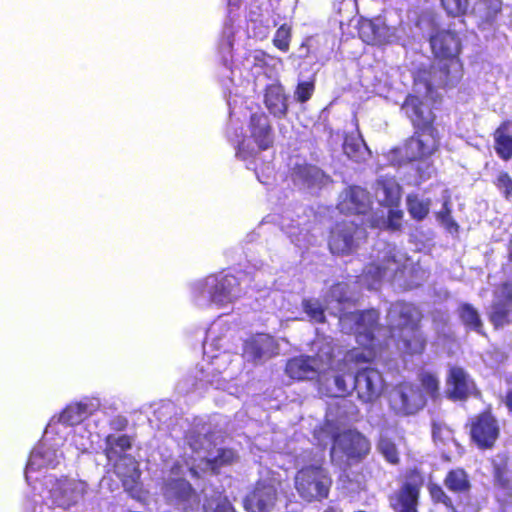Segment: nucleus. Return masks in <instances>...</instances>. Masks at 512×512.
<instances>
[{"mask_svg": "<svg viewBox=\"0 0 512 512\" xmlns=\"http://www.w3.org/2000/svg\"><path fill=\"white\" fill-rule=\"evenodd\" d=\"M370 208L369 193L359 186L347 188L343 199L339 202V209L346 214H366Z\"/></svg>", "mask_w": 512, "mask_h": 512, "instance_id": "obj_18", "label": "nucleus"}, {"mask_svg": "<svg viewBox=\"0 0 512 512\" xmlns=\"http://www.w3.org/2000/svg\"><path fill=\"white\" fill-rule=\"evenodd\" d=\"M421 391L432 400L440 397V381L435 373L424 371L418 376Z\"/></svg>", "mask_w": 512, "mask_h": 512, "instance_id": "obj_34", "label": "nucleus"}, {"mask_svg": "<svg viewBox=\"0 0 512 512\" xmlns=\"http://www.w3.org/2000/svg\"><path fill=\"white\" fill-rule=\"evenodd\" d=\"M324 459L305 464L294 475V488L304 502H321L329 497L333 479Z\"/></svg>", "mask_w": 512, "mask_h": 512, "instance_id": "obj_3", "label": "nucleus"}, {"mask_svg": "<svg viewBox=\"0 0 512 512\" xmlns=\"http://www.w3.org/2000/svg\"><path fill=\"white\" fill-rule=\"evenodd\" d=\"M324 512H336L333 507H327Z\"/></svg>", "mask_w": 512, "mask_h": 512, "instance_id": "obj_55", "label": "nucleus"}, {"mask_svg": "<svg viewBox=\"0 0 512 512\" xmlns=\"http://www.w3.org/2000/svg\"><path fill=\"white\" fill-rule=\"evenodd\" d=\"M86 409V405L82 403L69 405L61 412L59 421L67 426L77 425L85 418Z\"/></svg>", "mask_w": 512, "mask_h": 512, "instance_id": "obj_36", "label": "nucleus"}, {"mask_svg": "<svg viewBox=\"0 0 512 512\" xmlns=\"http://www.w3.org/2000/svg\"><path fill=\"white\" fill-rule=\"evenodd\" d=\"M404 350L410 355H420L426 348V338L421 328L411 329L400 333Z\"/></svg>", "mask_w": 512, "mask_h": 512, "instance_id": "obj_29", "label": "nucleus"}, {"mask_svg": "<svg viewBox=\"0 0 512 512\" xmlns=\"http://www.w3.org/2000/svg\"><path fill=\"white\" fill-rule=\"evenodd\" d=\"M446 396L451 401H466L469 397H480L479 390L475 380L469 373L460 366L449 368L446 377Z\"/></svg>", "mask_w": 512, "mask_h": 512, "instance_id": "obj_8", "label": "nucleus"}, {"mask_svg": "<svg viewBox=\"0 0 512 512\" xmlns=\"http://www.w3.org/2000/svg\"><path fill=\"white\" fill-rule=\"evenodd\" d=\"M340 287H341V284H340V283H337V284H335V285L333 286V290H334V289H338V288H340Z\"/></svg>", "mask_w": 512, "mask_h": 512, "instance_id": "obj_56", "label": "nucleus"}, {"mask_svg": "<svg viewBox=\"0 0 512 512\" xmlns=\"http://www.w3.org/2000/svg\"><path fill=\"white\" fill-rule=\"evenodd\" d=\"M357 343L363 348H352L344 356V361L353 364H364L372 362L376 357L377 342L363 341L358 338Z\"/></svg>", "mask_w": 512, "mask_h": 512, "instance_id": "obj_27", "label": "nucleus"}, {"mask_svg": "<svg viewBox=\"0 0 512 512\" xmlns=\"http://www.w3.org/2000/svg\"><path fill=\"white\" fill-rule=\"evenodd\" d=\"M441 425L439 423L433 422L432 424V436L436 438L440 433Z\"/></svg>", "mask_w": 512, "mask_h": 512, "instance_id": "obj_53", "label": "nucleus"}, {"mask_svg": "<svg viewBox=\"0 0 512 512\" xmlns=\"http://www.w3.org/2000/svg\"><path fill=\"white\" fill-rule=\"evenodd\" d=\"M403 212L401 210H390L388 213V226L393 230H399L401 228V219Z\"/></svg>", "mask_w": 512, "mask_h": 512, "instance_id": "obj_48", "label": "nucleus"}, {"mask_svg": "<svg viewBox=\"0 0 512 512\" xmlns=\"http://www.w3.org/2000/svg\"><path fill=\"white\" fill-rule=\"evenodd\" d=\"M427 404L425 394L413 383L405 382L399 384L394 390L390 405L397 415H414L422 410Z\"/></svg>", "mask_w": 512, "mask_h": 512, "instance_id": "obj_7", "label": "nucleus"}, {"mask_svg": "<svg viewBox=\"0 0 512 512\" xmlns=\"http://www.w3.org/2000/svg\"><path fill=\"white\" fill-rule=\"evenodd\" d=\"M387 268L376 262L368 263L364 270L363 275L367 279H371L372 281H380L386 274Z\"/></svg>", "mask_w": 512, "mask_h": 512, "instance_id": "obj_44", "label": "nucleus"}, {"mask_svg": "<svg viewBox=\"0 0 512 512\" xmlns=\"http://www.w3.org/2000/svg\"><path fill=\"white\" fill-rule=\"evenodd\" d=\"M429 497L434 505H442L450 512H456V505L452 497L438 483L430 482L427 485Z\"/></svg>", "mask_w": 512, "mask_h": 512, "instance_id": "obj_33", "label": "nucleus"}, {"mask_svg": "<svg viewBox=\"0 0 512 512\" xmlns=\"http://www.w3.org/2000/svg\"><path fill=\"white\" fill-rule=\"evenodd\" d=\"M291 41V27L282 24L275 32L273 37V45L282 52H287Z\"/></svg>", "mask_w": 512, "mask_h": 512, "instance_id": "obj_42", "label": "nucleus"}, {"mask_svg": "<svg viewBox=\"0 0 512 512\" xmlns=\"http://www.w3.org/2000/svg\"><path fill=\"white\" fill-rule=\"evenodd\" d=\"M354 512H366V511H364V510H357V511H354Z\"/></svg>", "mask_w": 512, "mask_h": 512, "instance_id": "obj_58", "label": "nucleus"}, {"mask_svg": "<svg viewBox=\"0 0 512 512\" xmlns=\"http://www.w3.org/2000/svg\"><path fill=\"white\" fill-rule=\"evenodd\" d=\"M485 9V16L487 20H494L497 15L502 11L501 0H482Z\"/></svg>", "mask_w": 512, "mask_h": 512, "instance_id": "obj_46", "label": "nucleus"}, {"mask_svg": "<svg viewBox=\"0 0 512 512\" xmlns=\"http://www.w3.org/2000/svg\"><path fill=\"white\" fill-rule=\"evenodd\" d=\"M104 442L105 447L103 453L109 462L122 458V455L132 448V439L126 434L119 436L108 434Z\"/></svg>", "mask_w": 512, "mask_h": 512, "instance_id": "obj_25", "label": "nucleus"}, {"mask_svg": "<svg viewBox=\"0 0 512 512\" xmlns=\"http://www.w3.org/2000/svg\"><path fill=\"white\" fill-rule=\"evenodd\" d=\"M376 448L389 464L398 465L400 463V452L397 444L395 440L387 434H381L379 436Z\"/></svg>", "mask_w": 512, "mask_h": 512, "instance_id": "obj_32", "label": "nucleus"}, {"mask_svg": "<svg viewBox=\"0 0 512 512\" xmlns=\"http://www.w3.org/2000/svg\"><path fill=\"white\" fill-rule=\"evenodd\" d=\"M278 352V342L273 336L266 333H257L244 344V353L254 363L268 360L278 355Z\"/></svg>", "mask_w": 512, "mask_h": 512, "instance_id": "obj_13", "label": "nucleus"}, {"mask_svg": "<svg viewBox=\"0 0 512 512\" xmlns=\"http://www.w3.org/2000/svg\"><path fill=\"white\" fill-rule=\"evenodd\" d=\"M314 90L315 83L313 80L303 81L297 84L294 95L299 103H305L312 97Z\"/></svg>", "mask_w": 512, "mask_h": 512, "instance_id": "obj_43", "label": "nucleus"}, {"mask_svg": "<svg viewBox=\"0 0 512 512\" xmlns=\"http://www.w3.org/2000/svg\"><path fill=\"white\" fill-rule=\"evenodd\" d=\"M363 144L356 139H346L343 144L344 153L351 159L358 161Z\"/></svg>", "mask_w": 512, "mask_h": 512, "instance_id": "obj_45", "label": "nucleus"}, {"mask_svg": "<svg viewBox=\"0 0 512 512\" xmlns=\"http://www.w3.org/2000/svg\"><path fill=\"white\" fill-rule=\"evenodd\" d=\"M162 494L167 502L182 504L185 508L200 502L198 493L192 484L183 477L166 479L162 485Z\"/></svg>", "mask_w": 512, "mask_h": 512, "instance_id": "obj_11", "label": "nucleus"}, {"mask_svg": "<svg viewBox=\"0 0 512 512\" xmlns=\"http://www.w3.org/2000/svg\"><path fill=\"white\" fill-rule=\"evenodd\" d=\"M352 388L361 402L373 403L383 391L382 375L377 369L363 368L353 376Z\"/></svg>", "mask_w": 512, "mask_h": 512, "instance_id": "obj_9", "label": "nucleus"}, {"mask_svg": "<svg viewBox=\"0 0 512 512\" xmlns=\"http://www.w3.org/2000/svg\"><path fill=\"white\" fill-rule=\"evenodd\" d=\"M88 484L82 480H65L52 490L53 503L63 509H69L84 499L87 494Z\"/></svg>", "mask_w": 512, "mask_h": 512, "instance_id": "obj_12", "label": "nucleus"}, {"mask_svg": "<svg viewBox=\"0 0 512 512\" xmlns=\"http://www.w3.org/2000/svg\"><path fill=\"white\" fill-rule=\"evenodd\" d=\"M458 316L466 329L485 335L483 322L478 310L470 303H461L457 309Z\"/></svg>", "mask_w": 512, "mask_h": 512, "instance_id": "obj_28", "label": "nucleus"}, {"mask_svg": "<svg viewBox=\"0 0 512 512\" xmlns=\"http://www.w3.org/2000/svg\"><path fill=\"white\" fill-rule=\"evenodd\" d=\"M201 436H198L193 441L190 442V447L194 452H197L199 450V447L197 446L198 443H200Z\"/></svg>", "mask_w": 512, "mask_h": 512, "instance_id": "obj_54", "label": "nucleus"}, {"mask_svg": "<svg viewBox=\"0 0 512 512\" xmlns=\"http://www.w3.org/2000/svg\"><path fill=\"white\" fill-rule=\"evenodd\" d=\"M429 44L437 64H432L427 69H419L415 82H424L427 92H432L435 88H455L464 75V66L460 59V37L455 31L441 29L430 35Z\"/></svg>", "mask_w": 512, "mask_h": 512, "instance_id": "obj_1", "label": "nucleus"}, {"mask_svg": "<svg viewBox=\"0 0 512 512\" xmlns=\"http://www.w3.org/2000/svg\"><path fill=\"white\" fill-rule=\"evenodd\" d=\"M406 205L411 218L416 221H422L430 212L431 200L429 198L422 199L417 194H408Z\"/></svg>", "mask_w": 512, "mask_h": 512, "instance_id": "obj_31", "label": "nucleus"}, {"mask_svg": "<svg viewBox=\"0 0 512 512\" xmlns=\"http://www.w3.org/2000/svg\"><path fill=\"white\" fill-rule=\"evenodd\" d=\"M264 104L274 117L283 118L288 112L287 95L281 84L267 85L264 93Z\"/></svg>", "mask_w": 512, "mask_h": 512, "instance_id": "obj_21", "label": "nucleus"}, {"mask_svg": "<svg viewBox=\"0 0 512 512\" xmlns=\"http://www.w3.org/2000/svg\"><path fill=\"white\" fill-rule=\"evenodd\" d=\"M437 221L450 233H458L459 225L452 217V204L450 195L443 198L442 208L436 212Z\"/></svg>", "mask_w": 512, "mask_h": 512, "instance_id": "obj_35", "label": "nucleus"}, {"mask_svg": "<svg viewBox=\"0 0 512 512\" xmlns=\"http://www.w3.org/2000/svg\"><path fill=\"white\" fill-rule=\"evenodd\" d=\"M240 282L234 275L227 274L215 280L210 290L211 302L222 305L231 302L239 290Z\"/></svg>", "mask_w": 512, "mask_h": 512, "instance_id": "obj_20", "label": "nucleus"}, {"mask_svg": "<svg viewBox=\"0 0 512 512\" xmlns=\"http://www.w3.org/2000/svg\"><path fill=\"white\" fill-rule=\"evenodd\" d=\"M509 460L507 452H499L491 460L494 485L503 490L511 489Z\"/></svg>", "mask_w": 512, "mask_h": 512, "instance_id": "obj_24", "label": "nucleus"}, {"mask_svg": "<svg viewBox=\"0 0 512 512\" xmlns=\"http://www.w3.org/2000/svg\"><path fill=\"white\" fill-rule=\"evenodd\" d=\"M303 311L308 315L310 320L316 323H324L326 321L325 308L317 299H304L302 302Z\"/></svg>", "mask_w": 512, "mask_h": 512, "instance_id": "obj_39", "label": "nucleus"}, {"mask_svg": "<svg viewBox=\"0 0 512 512\" xmlns=\"http://www.w3.org/2000/svg\"><path fill=\"white\" fill-rule=\"evenodd\" d=\"M285 373L293 380H311L318 375L317 359L308 355L292 357L285 365Z\"/></svg>", "mask_w": 512, "mask_h": 512, "instance_id": "obj_19", "label": "nucleus"}, {"mask_svg": "<svg viewBox=\"0 0 512 512\" xmlns=\"http://www.w3.org/2000/svg\"><path fill=\"white\" fill-rule=\"evenodd\" d=\"M424 476L417 468L408 469L400 487L389 495V506L394 512H419L421 488Z\"/></svg>", "mask_w": 512, "mask_h": 512, "instance_id": "obj_6", "label": "nucleus"}, {"mask_svg": "<svg viewBox=\"0 0 512 512\" xmlns=\"http://www.w3.org/2000/svg\"><path fill=\"white\" fill-rule=\"evenodd\" d=\"M360 27H361V29L368 28V29H370L372 31L375 30V25H374L373 21L369 20V19L363 20L361 22V26Z\"/></svg>", "mask_w": 512, "mask_h": 512, "instance_id": "obj_52", "label": "nucleus"}, {"mask_svg": "<svg viewBox=\"0 0 512 512\" xmlns=\"http://www.w3.org/2000/svg\"><path fill=\"white\" fill-rule=\"evenodd\" d=\"M236 156L242 160H246V159L254 156V152L252 149H246L244 139L241 142H239V144L237 146Z\"/></svg>", "mask_w": 512, "mask_h": 512, "instance_id": "obj_49", "label": "nucleus"}, {"mask_svg": "<svg viewBox=\"0 0 512 512\" xmlns=\"http://www.w3.org/2000/svg\"><path fill=\"white\" fill-rule=\"evenodd\" d=\"M346 318L353 322V329L358 338L363 341L377 342L375 337L376 331L379 329V312L376 309H366L350 312L346 314Z\"/></svg>", "mask_w": 512, "mask_h": 512, "instance_id": "obj_14", "label": "nucleus"}, {"mask_svg": "<svg viewBox=\"0 0 512 512\" xmlns=\"http://www.w3.org/2000/svg\"><path fill=\"white\" fill-rule=\"evenodd\" d=\"M334 383L339 396H346L351 392L352 386L346 381L345 374H338L334 377Z\"/></svg>", "mask_w": 512, "mask_h": 512, "instance_id": "obj_47", "label": "nucleus"}, {"mask_svg": "<svg viewBox=\"0 0 512 512\" xmlns=\"http://www.w3.org/2000/svg\"><path fill=\"white\" fill-rule=\"evenodd\" d=\"M390 315L396 323L397 330L401 333L411 329L421 328L423 314L412 303L404 301L396 302L390 309Z\"/></svg>", "mask_w": 512, "mask_h": 512, "instance_id": "obj_16", "label": "nucleus"}, {"mask_svg": "<svg viewBox=\"0 0 512 512\" xmlns=\"http://www.w3.org/2000/svg\"><path fill=\"white\" fill-rule=\"evenodd\" d=\"M383 192L382 204L386 207H397L401 200V186L392 178L379 180Z\"/></svg>", "mask_w": 512, "mask_h": 512, "instance_id": "obj_30", "label": "nucleus"}, {"mask_svg": "<svg viewBox=\"0 0 512 512\" xmlns=\"http://www.w3.org/2000/svg\"><path fill=\"white\" fill-rule=\"evenodd\" d=\"M367 230L361 224L342 220L336 222L330 229L328 247L333 255L347 256L356 252L366 243Z\"/></svg>", "mask_w": 512, "mask_h": 512, "instance_id": "obj_4", "label": "nucleus"}, {"mask_svg": "<svg viewBox=\"0 0 512 512\" xmlns=\"http://www.w3.org/2000/svg\"><path fill=\"white\" fill-rule=\"evenodd\" d=\"M260 55H261V57H262V58H264V57L266 56V53H265V52H263V51H261V52H260Z\"/></svg>", "mask_w": 512, "mask_h": 512, "instance_id": "obj_57", "label": "nucleus"}, {"mask_svg": "<svg viewBox=\"0 0 512 512\" xmlns=\"http://www.w3.org/2000/svg\"><path fill=\"white\" fill-rule=\"evenodd\" d=\"M441 6L451 17L464 16L467 13L469 0H440Z\"/></svg>", "mask_w": 512, "mask_h": 512, "instance_id": "obj_41", "label": "nucleus"}, {"mask_svg": "<svg viewBox=\"0 0 512 512\" xmlns=\"http://www.w3.org/2000/svg\"><path fill=\"white\" fill-rule=\"evenodd\" d=\"M238 459V453L234 448L221 447L214 457L205 458L203 462L213 475H219L223 467L233 465Z\"/></svg>", "mask_w": 512, "mask_h": 512, "instance_id": "obj_26", "label": "nucleus"}, {"mask_svg": "<svg viewBox=\"0 0 512 512\" xmlns=\"http://www.w3.org/2000/svg\"><path fill=\"white\" fill-rule=\"evenodd\" d=\"M443 485L457 498L469 496L472 489L469 474L462 467L448 470L443 479Z\"/></svg>", "mask_w": 512, "mask_h": 512, "instance_id": "obj_22", "label": "nucleus"}, {"mask_svg": "<svg viewBox=\"0 0 512 512\" xmlns=\"http://www.w3.org/2000/svg\"><path fill=\"white\" fill-rule=\"evenodd\" d=\"M277 500L276 487L265 481H258L246 495L243 503L247 512H272L276 507Z\"/></svg>", "mask_w": 512, "mask_h": 512, "instance_id": "obj_10", "label": "nucleus"}, {"mask_svg": "<svg viewBox=\"0 0 512 512\" xmlns=\"http://www.w3.org/2000/svg\"><path fill=\"white\" fill-rule=\"evenodd\" d=\"M504 404L509 411L510 414H512V388L508 389L505 394L504 398Z\"/></svg>", "mask_w": 512, "mask_h": 512, "instance_id": "obj_50", "label": "nucleus"}, {"mask_svg": "<svg viewBox=\"0 0 512 512\" xmlns=\"http://www.w3.org/2000/svg\"><path fill=\"white\" fill-rule=\"evenodd\" d=\"M493 184L506 201L512 200V176L507 171H500Z\"/></svg>", "mask_w": 512, "mask_h": 512, "instance_id": "obj_40", "label": "nucleus"}, {"mask_svg": "<svg viewBox=\"0 0 512 512\" xmlns=\"http://www.w3.org/2000/svg\"><path fill=\"white\" fill-rule=\"evenodd\" d=\"M293 174L297 179L301 180L302 182L310 184L321 177L322 171L320 168L313 164L301 163L296 164L294 166Z\"/></svg>", "mask_w": 512, "mask_h": 512, "instance_id": "obj_37", "label": "nucleus"}, {"mask_svg": "<svg viewBox=\"0 0 512 512\" xmlns=\"http://www.w3.org/2000/svg\"><path fill=\"white\" fill-rule=\"evenodd\" d=\"M466 427L471 443L480 450H491L501 435L499 420L489 405L469 418Z\"/></svg>", "mask_w": 512, "mask_h": 512, "instance_id": "obj_5", "label": "nucleus"}, {"mask_svg": "<svg viewBox=\"0 0 512 512\" xmlns=\"http://www.w3.org/2000/svg\"><path fill=\"white\" fill-rule=\"evenodd\" d=\"M248 129L250 137L259 151H266L273 147L274 129L266 113H252L249 118Z\"/></svg>", "mask_w": 512, "mask_h": 512, "instance_id": "obj_15", "label": "nucleus"}, {"mask_svg": "<svg viewBox=\"0 0 512 512\" xmlns=\"http://www.w3.org/2000/svg\"><path fill=\"white\" fill-rule=\"evenodd\" d=\"M342 452L349 460L362 461L371 451L369 439L357 430L344 431L340 438Z\"/></svg>", "mask_w": 512, "mask_h": 512, "instance_id": "obj_17", "label": "nucleus"}, {"mask_svg": "<svg viewBox=\"0 0 512 512\" xmlns=\"http://www.w3.org/2000/svg\"><path fill=\"white\" fill-rule=\"evenodd\" d=\"M401 108L413 127V134L398 149L402 157L412 162L431 156L440 144L437 116L433 107L420 96L409 93Z\"/></svg>", "mask_w": 512, "mask_h": 512, "instance_id": "obj_2", "label": "nucleus"}, {"mask_svg": "<svg viewBox=\"0 0 512 512\" xmlns=\"http://www.w3.org/2000/svg\"><path fill=\"white\" fill-rule=\"evenodd\" d=\"M214 512H235L234 508L230 505H217Z\"/></svg>", "mask_w": 512, "mask_h": 512, "instance_id": "obj_51", "label": "nucleus"}, {"mask_svg": "<svg viewBox=\"0 0 512 512\" xmlns=\"http://www.w3.org/2000/svg\"><path fill=\"white\" fill-rule=\"evenodd\" d=\"M494 150L503 161L512 158V118L503 120L494 130Z\"/></svg>", "mask_w": 512, "mask_h": 512, "instance_id": "obj_23", "label": "nucleus"}, {"mask_svg": "<svg viewBox=\"0 0 512 512\" xmlns=\"http://www.w3.org/2000/svg\"><path fill=\"white\" fill-rule=\"evenodd\" d=\"M128 464L126 470L121 465L116 466V474L121 479L123 486L135 484L140 478L141 472L137 467V463L132 458H127Z\"/></svg>", "mask_w": 512, "mask_h": 512, "instance_id": "obj_38", "label": "nucleus"}]
</instances>
